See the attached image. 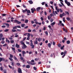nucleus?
I'll return each mask as SVG.
<instances>
[{"mask_svg": "<svg viewBox=\"0 0 73 73\" xmlns=\"http://www.w3.org/2000/svg\"><path fill=\"white\" fill-rule=\"evenodd\" d=\"M28 2L30 4H33V1H32L31 0L29 1H28Z\"/></svg>", "mask_w": 73, "mask_h": 73, "instance_id": "9", "label": "nucleus"}, {"mask_svg": "<svg viewBox=\"0 0 73 73\" xmlns=\"http://www.w3.org/2000/svg\"><path fill=\"white\" fill-rule=\"evenodd\" d=\"M3 37V35L1 33L0 34V37H1L2 38Z\"/></svg>", "mask_w": 73, "mask_h": 73, "instance_id": "32", "label": "nucleus"}, {"mask_svg": "<svg viewBox=\"0 0 73 73\" xmlns=\"http://www.w3.org/2000/svg\"><path fill=\"white\" fill-rule=\"evenodd\" d=\"M9 31V29H6L5 30L4 32H8V31Z\"/></svg>", "mask_w": 73, "mask_h": 73, "instance_id": "36", "label": "nucleus"}, {"mask_svg": "<svg viewBox=\"0 0 73 73\" xmlns=\"http://www.w3.org/2000/svg\"><path fill=\"white\" fill-rule=\"evenodd\" d=\"M31 48L32 49H33V48H34V47H35V45H33L32 46Z\"/></svg>", "mask_w": 73, "mask_h": 73, "instance_id": "48", "label": "nucleus"}, {"mask_svg": "<svg viewBox=\"0 0 73 73\" xmlns=\"http://www.w3.org/2000/svg\"><path fill=\"white\" fill-rule=\"evenodd\" d=\"M36 32V30L34 29L33 30V32Z\"/></svg>", "mask_w": 73, "mask_h": 73, "instance_id": "53", "label": "nucleus"}, {"mask_svg": "<svg viewBox=\"0 0 73 73\" xmlns=\"http://www.w3.org/2000/svg\"><path fill=\"white\" fill-rule=\"evenodd\" d=\"M18 71L19 73H22V70L21 69L19 68L18 69Z\"/></svg>", "mask_w": 73, "mask_h": 73, "instance_id": "5", "label": "nucleus"}, {"mask_svg": "<svg viewBox=\"0 0 73 73\" xmlns=\"http://www.w3.org/2000/svg\"><path fill=\"white\" fill-rule=\"evenodd\" d=\"M57 46H58V47H59V48H60V47H61V46H62V45H61V44L59 43L57 45Z\"/></svg>", "mask_w": 73, "mask_h": 73, "instance_id": "15", "label": "nucleus"}, {"mask_svg": "<svg viewBox=\"0 0 73 73\" xmlns=\"http://www.w3.org/2000/svg\"><path fill=\"white\" fill-rule=\"evenodd\" d=\"M22 54H26V52H25L24 51H22Z\"/></svg>", "mask_w": 73, "mask_h": 73, "instance_id": "28", "label": "nucleus"}, {"mask_svg": "<svg viewBox=\"0 0 73 73\" xmlns=\"http://www.w3.org/2000/svg\"><path fill=\"white\" fill-rule=\"evenodd\" d=\"M11 65L13 66H14V62H11Z\"/></svg>", "mask_w": 73, "mask_h": 73, "instance_id": "30", "label": "nucleus"}, {"mask_svg": "<svg viewBox=\"0 0 73 73\" xmlns=\"http://www.w3.org/2000/svg\"><path fill=\"white\" fill-rule=\"evenodd\" d=\"M42 25H44L45 24V22H44V21H42Z\"/></svg>", "mask_w": 73, "mask_h": 73, "instance_id": "57", "label": "nucleus"}, {"mask_svg": "<svg viewBox=\"0 0 73 73\" xmlns=\"http://www.w3.org/2000/svg\"><path fill=\"white\" fill-rule=\"evenodd\" d=\"M18 50L19 52H21V50L20 49H18Z\"/></svg>", "mask_w": 73, "mask_h": 73, "instance_id": "39", "label": "nucleus"}, {"mask_svg": "<svg viewBox=\"0 0 73 73\" xmlns=\"http://www.w3.org/2000/svg\"><path fill=\"white\" fill-rule=\"evenodd\" d=\"M45 6L46 7H48V4H47V3L45 4Z\"/></svg>", "mask_w": 73, "mask_h": 73, "instance_id": "63", "label": "nucleus"}, {"mask_svg": "<svg viewBox=\"0 0 73 73\" xmlns=\"http://www.w3.org/2000/svg\"><path fill=\"white\" fill-rule=\"evenodd\" d=\"M45 33L46 34V35H47V36H48V33L47 31H45Z\"/></svg>", "mask_w": 73, "mask_h": 73, "instance_id": "43", "label": "nucleus"}, {"mask_svg": "<svg viewBox=\"0 0 73 73\" xmlns=\"http://www.w3.org/2000/svg\"><path fill=\"white\" fill-rule=\"evenodd\" d=\"M27 40H30V37H28L27 38Z\"/></svg>", "mask_w": 73, "mask_h": 73, "instance_id": "55", "label": "nucleus"}, {"mask_svg": "<svg viewBox=\"0 0 73 73\" xmlns=\"http://www.w3.org/2000/svg\"><path fill=\"white\" fill-rule=\"evenodd\" d=\"M0 70H1V71H3V66H1L0 67Z\"/></svg>", "mask_w": 73, "mask_h": 73, "instance_id": "31", "label": "nucleus"}, {"mask_svg": "<svg viewBox=\"0 0 73 73\" xmlns=\"http://www.w3.org/2000/svg\"><path fill=\"white\" fill-rule=\"evenodd\" d=\"M65 3L66 4H67L68 6H70V3L68 1H67V0H65Z\"/></svg>", "mask_w": 73, "mask_h": 73, "instance_id": "4", "label": "nucleus"}, {"mask_svg": "<svg viewBox=\"0 0 73 73\" xmlns=\"http://www.w3.org/2000/svg\"><path fill=\"white\" fill-rule=\"evenodd\" d=\"M9 59L10 60V61H13V59L11 58H9Z\"/></svg>", "mask_w": 73, "mask_h": 73, "instance_id": "46", "label": "nucleus"}, {"mask_svg": "<svg viewBox=\"0 0 73 73\" xmlns=\"http://www.w3.org/2000/svg\"><path fill=\"white\" fill-rule=\"evenodd\" d=\"M25 23H28V20L27 19H26Z\"/></svg>", "mask_w": 73, "mask_h": 73, "instance_id": "29", "label": "nucleus"}, {"mask_svg": "<svg viewBox=\"0 0 73 73\" xmlns=\"http://www.w3.org/2000/svg\"><path fill=\"white\" fill-rule=\"evenodd\" d=\"M17 27L18 28H21V27L19 26H17Z\"/></svg>", "mask_w": 73, "mask_h": 73, "instance_id": "54", "label": "nucleus"}, {"mask_svg": "<svg viewBox=\"0 0 73 73\" xmlns=\"http://www.w3.org/2000/svg\"><path fill=\"white\" fill-rule=\"evenodd\" d=\"M13 58L14 59V60H17V61H18V59H17V58L16 57V56H14L13 57Z\"/></svg>", "mask_w": 73, "mask_h": 73, "instance_id": "20", "label": "nucleus"}, {"mask_svg": "<svg viewBox=\"0 0 73 73\" xmlns=\"http://www.w3.org/2000/svg\"><path fill=\"white\" fill-rule=\"evenodd\" d=\"M22 11L23 13H25V12H26L27 11V9H25V10H23Z\"/></svg>", "mask_w": 73, "mask_h": 73, "instance_id": "12", "label": "nucleus"}, {"mask_svg": "<svg viewBox=\"0 0 73 73\" xmlns=\"http://www.w3.org/2000/svg\"><path fill=\"white\" fill-rule=\"evenodd\" d=\"M12 31V32H17V31H16V30H15V29H12L11 30Z\"/></svg>", "mask_w": 73, "mask_h": 73, "instance_id": "13", "label": "nucleus"}, {"mask_svg": "<svg viewBox=\"0 0 73 73\" xmlns=\"http://www.w3.org/2000/svg\"><path fill=\"white\" fill-rule=\"evenodd\" d=\"M20 43L22 45H24L25 44H24V42H23V40H22L20 42Z\"/></svg>", "mask_w": 73, "mask_h": 73, "instance_id": "17", "label": "nucleus"}, {"mask_svg": "<svg viewBox=\"0 0 73 73\" xmlns=\"http://www.w3.org/2000/svg\"><path fill=\"white\" fill-rule=\"evenodd\" d=\"M27 12V13H31V11L30 10H28L27 9V11H26Z\"/></svg>", "mask_w": 73, "mask_h": 73, "instance_id": "18", "label": "nucleus"}, {"mask_svg": "<svg viewBox=\"0 0 73 73\" xmlns=\"http://www.w3.org/2000/svg\"><path fill=\"white\" fill-rule=\"evenodd\" d=\"M29 54H32V51H30L29 52Z\"/></svg>", "mask_w": 73, "mask_h": 73, "instance_id": "62", "label": "nucleus"}, {"mask_svg": "<svg viewBox=\"0 0 73 73\" xmlns=\"http://www.w3.org/2000/svg\"><path fill=\"white\" fill-rule=\"evenodd\" d=\"M14 23H17V24H19L21 23V22H20L18 21L17 20H16V19H15L14 20Z\"/></svg>", "mask_w": 73, "mask_h": 73, "instance_id": "3", "label": "nucleus"}, {"mask_svg": "<svg viewBox=\"0 0 73 73\" xmlns=\"http://www.w3.org/2000/svg\"><path fill=\"white\" fill-rule=\"evenodd\" d=\"M27 62L29 65V64H30V65H36L35 62H34L33 63L31 61L29 62L28 61H27Z\"/></svg>", "mask_w": 73, "mask_h": 73, "instance_id": "2", "label": "nucleus"}, {"mask_svg": "<svg viewBox=\"0 0 73 73\" xmlns=\"http://www.w3.org/2000/svg\"><path fill=\"white\" fill-rule=\"evenodd\" d=\"M27 46L25 45V44L23 45V46L22 47V49H25V48H27Z\"/></svg>", "mask_w": 73, "mask_h": 73, "instance_id": "8", "label": "nucleus"}, {"mask_svg": "<svg viewBox=\"0 0 73 73\" xmlns=\"http://www.w3.org/2000/svg\"><path fill=\"white\" fill-rule=\"evenodd\" d=\"M50 3L51 4H53V2L52 1H50Z\"/></svg>", "mask_w": 73, "mask_h": 73, "instance_id": "49", "label": "nucleus"}, {"mask_svg": "<svg viewBox=\"0 0 73 73\" xmlns=\"http://www.w3.org/2000/svg\"><path fill=\"white\" fill-rule=\"evenodd\" d=\"M54 24H55V22H53V23L51 24V25H54Z\"/></svg>", "mask_w": 73, "mask_h": 73, "instance_id": "42", "label": "nucleus"}, {"mask_svg": "<svg viewBox=\"0 0 73 73\" xmlns=\"http://www.w3.org/2000/svg\"><path fill=\"white\" fill-rule=\"evenodd\" d=\"M66 19L67 20V21H70V18L69 17H67L66 18Z\"/></svg>", "mask_w": 73, "mask_h": 73, "instance_id": "38", "label": "nucleus"}, {"mask_svg": "<svg viewBox=\"0 0 73 73\" xmlns=\"http://www.w3.org/2000/svg\"><path fill=\"white\" fill-rule=\"evenodd\" d=\"M12 49L14 52H15V48L14 47H11Z\"/></svg>", "mask_w": 73, "mask_h": 73, "instance_id": "27", "label": "nucleus"}, {"mask_svg": "<svg viewBox=\"0 0 73 73\" xmlns=\"http://www.w3.org/2000/svg\"><path fill=\"white\" fill-rule=\"evenodd\" d=\"M48 46L49 48H50L51 46V44L50 43H49L48 44Z\"/></svg>", "mask_w": 73, "mask_h": 73, "instance_id": "24", "label": "nucleus"}, {"mask_svg": "<svg viewBox=\"0 0 73 73\" xmlns=\"http://www.w3.org/2000/svg\"><path fill=\"white\" fill-rule=\"evenodd\" d=\"M65 13L66 14V15H69V12L68 11H65Z\"/></svg>", "mask_w": 73, "mask_h": 73, "instance_id": "14", "label": "nucleus"}, {"mask_svg": "<svg viewBox=\"0 0 73 73\" xmlns=\"http://www.w3.org/2000/svg\"><path fill=\"white\" fill-rule=\"evenodd\" d=\"M70 42L69 40H68L66 41V43L67 44H70Z\"/></svg>", "mask_w": 73, "mask_h": 73, "instance_id": "23", "label": "nucleus"}, {"mask_svg": "<svg viewBox=\"0 0 73 73\" xmlns=\"http://www.w3.org/2000/svg\"><path fill=\"white\" fill-rule=\"evenodd\" d=\"M31 24H35V22H34L33 21H31Z\"/></svg>", "mask_w": 73, "mask_h": 73, "instance_id": "56", "label": "nucleus"}, {"mask_svg": "<svg viewBox=\"0 0 73 73\" xmlns=\"http://www.w3.org/2000/svg\"><path fill=\"white\" fill-rule=\"evenodd\" d=\"M10 42L11 44H13L14 43V40H11L10 41Z\"/></svg>", "mask_w": 73, "mask_h": 73, "instance_id": "25", "label": "nucleus"}, {"mask_svg": "<svg viewBox=\"0 0 73 73\" xmlns=\"http://www.w3.org/2000/svg\"><path fill=\"white\" fill-rule=\"evenodd\" d=\"M65 46L64 45H63V46L60 47V49L61 50H63L64 49V48Z\"/></svg>", "mask_w": 73, "mask_h": 73, "instance_id": "16", "label": "nucleus"}, {"mask_svg": "<svg viewBox=\"0 0 73 73\" xmlns=\"http://www.w3.org/2000/svg\"><path fill=\"white\" fill-rule=\"evenodd\" d=\"M28 32H32V30L30 29H29L28 30Z\"/></svg>", "mask_w": 73, "mask_h": 73, "instance_id": "52", "label": "nucleus"}, {"mask_svg": "<svg viewBox=\"0 0 73 73\" xmlns=\"http://www.w3.org/2000/svg\"><path fill=\"white\" fill-rule=\"evenodd\" d=\"M3 72L4 73H7V70H3Z\"/></svg>", "mask_w": 73, "mask_h": 73, "instance_id": "61", "label": "nucleus"}, {"mask_svg": "<svg viewBox=\"0 0 73 73\" xmlns=\"http://www.w3.org/2000/svg\"><path fill=\"white\" fill-rule=\"evenodd\" d=\"M15 46L16 48H20V45L18 44L17 43L16 44Z\"/></svg>", "mask_w": 73, "mask_h": 73, "instance_id": "11", "label": "nucleus"}, {"mask_svg": "<svg viewBox=\"0 0 73 73\" xmlns=\"http://www.w3.org/2000/svg\"><path fill=\"white\" fill-rule=\"evenodd\" d=\"M33 69L34 70H37V69L36 68V67H34Z\"/></svg>", "mask_w": 73, "mask_h": 73, "instance_id": "50", "label": "nucleus"}, {"mask_svg": "<svg viewBox=\"0 0 73 73\" xmlns=\"http://www.w3.org/2000/svg\"><path fill=\"white\" fill-rule=\"evenodd\" d=\"M62 15L61 14H60V17L61 18H62Z\"/></svg>", "mask_w": 73, "mask_h": 73, "instance_id": "44", "label": "nucleus"}, {"mask_svg": "<svg viewBox=\"0 0 73 73\" xmlns=\"http://www.w3.org/2000/svg\"><path fill=\"white\" fill-rule=\"evenodd\" d=\"M31 13H34V11H36V9H33L31 8Z\"/></svg>", "mask_w": 73, "mask_h": 73, "instance_id": "6", "label": "nucleus"}, {"mask_svg": "<svg viewBox=\"0 0 73 73\" xmlns=\"http://www.w3.org/2000/svg\"><path fill=\"white\" fill-rule=\"evenodd\" d=\"M26 68H30V66L29 65H27L26 66Z\"/></svg>", "mask_w": 73, "mask_h": 73, "instance_id": "21", "label": "nucleus"}, {"mask_svg": "<svg viewBox=\"0 0 73 73\" xmlns=\"http://www.w3.org/2000/svg\"><path fill=\"white\" fill-rule=\"evenodd\" d=\"M40 9H41V7H38L37 8H36V10L37 11H40Z\"/></svg>", "mask_w": 73, "mask_h": 73, "instance_id": "10", "label": "nucleus"}, {"mask_svg": "<svg viewBox=\"0 0 73 73\" xmlns=\"http://www.w3.org/2000/svg\"><path fill=\"white\" fill-rule=\"evenodd\" d=\"M18 66H20V64L19 63H17L16 64Z\"/></svg>", "mask_w": 73, "mask_h": 73, "instance_id": "51", "label": "nucleus"}, {"mask_svg": "<svg viewBox=\"0 0 73 73\" xmlns=\"http://www.w3.org/2000/svg\"><path fill=\"white\" fill-rule=\"evenodd\" d=\"M44 13L45 16H46L47 15V13H46V11L44 12Z\"/></svg>", "mask_w": 73, "mask_h": 73, "instance_id": "60", "label": "nucleus"}, {"mask_svg": "<svg viewBox=\"0 0 73 73\" xmlns=\"http://www.w3.org/2000/svg\"><path fill=\"white\" fill-rule=\"evenodd\" d=\"M25 21V20H24V19H22L21 20V21Z\"/></svg>", "mask_w": 73, "mask_h": 73, "instance_id": "64", "label": "nucleus"}, {"mask_svg": "<svg viewBox=\"0 0 73 73\" xmlns=\"http://www.w3.org/2000/svg\"><path fill=\"white\" fill-rule=\"evenodd\" d=\"M10 57L11 58H13V55H12L11 54H10Z\"/></svg>", "mask_w": 73, "mask_h": 73, "instance_id": "40", "label": "nucleus"}, {"mask_svg": "<svg viewBox=\"0 0 73 73\" xmlns=\"http://www.w3.org/2000/svg\"><path fill=\"white\" fill-rule=\"evenodd\" d=\"M7 42L8 43H9L10 42V41H9V40H8L7 39V38H6V42Z\"/></svg>", "mask_w": 73, "mask_h": 73, "instance_id": "33", "label": "nucleus"}, {"mask_svg": "<svg viewBox=\"0 0 73 73\" xmlns=\"http://www.w3.org/2000/svg\"><path fill=\"white\" fill-rule=\"evenodd\" d=\"M53 56H55L54 53H53V54H51V55H50V57H53Z\"/></svg>", "mask_w": 73, "mask_h": 73, "instance_id": "22", "label": "nucleus"}, {"mask_svg": "<svg viewBox=\"0 0 73 73\" xmlns=\"http://www.w3.org/2000/svg\"><path fill=\"white\" fill-rule=\"evenodd\" d=\"M6 26L9 27V24L8 23H6Z\"/></svg>", "mask_w": 73, "mask_h": 73, "instance_id": "59", "label": "nucleus"}, {"mask_svg": "<svg viewBox=\"0 0 73 73\" xmlns=\"http://www.w3.org/2000/svg\"><path fill=\"white\" fill-rule=\"evenodd\" d=\"M34 42L35 44H38V42H37V40H36L35 42L34 41Z\"/></svg>", "mask_w": 73, "mask_h": 73, "instance_id": "19", "label": "nucleus"}, {"mask_svg": "<svg viewBox=\"0 0 73 73\" xmlns=\"http://www.w3.org/2000/svg\"><path fill=\"white\" fill-rule=\"evenodd\" d=\"M30 36H31V34L29 33H28L27 35V37H30Z\"/></svg>", "mask_w": 73, "mask_h": 73, "instance_id": "34", "label": "nucleus"}, {"mask_svg": "<svg viewBox=\"0 0 73 73\" xmlns=\"http://www.w3.org/2000/svg\"><path fill=\"white\" fill-rule=\"evenodd\" d=\"M17 29V26H15V27H13V29Z\"/></svg>", "mask_w": 73, "mask_h": 73, "instance_id": "41", "label": "nucleus"}, {"mask_svg": "<svg viewBox=\"0 0 73 73\" xmlns=\"http://www.w3.org/2000/svg\"><path fill=\"white\" fill-rule=\"evenodd\" d=\"M20 59L22 61V62H25V60H24L23 57H20Z\"/></svg>", "mask_w": 73, "mask_h": 73, "instance_id": "7", "label": "nucleus"}, {"mask_svg": "<svg viewBox=\"0 0 73 73\" xmlns=\"http://www.w3.org/2000/svg\"><path fill=\"white\" fill-rule=\"evenodd\" d=\"M3 60V58H0V62Z\"/></svg>", "mask_w": 73, "mask_h": 73, "instance_id": "58", "label": "nucleus"}, {"mask_svg": "<svg viewBox=\"0 0 73 73\" xmlns=\"http://www.w3.org/2000/svg\"><path fill=\"white\" fill-rule=\"evenodd\" d=\"M50 21L51 23H52L53 21V19H51V20H50Z\"/></svg>", "mask_w": 73, "mask_h": 73, "instance_id": "47", "label": "nucleus"}, {"mask_svg": "<svg viewBox=\"0 0 73 73\" xmlns=\"http://www.w3.org/2000/svg\"><path fill=\"white\" fill-rule=\"evenodd\" d=\"M24 26H25V24H22L21 25V27L22 28H24Z\"/></svg>", "mask_w": 73, "mask_h": 73, "instance_id": "26", "label": "nucleus"}, {"mask_svg": "<svg viewBox=\"0 0 73 73\" xmlns=\"http://www.w3.org/2000/svg\"><path fill=\"white\" fill-rule=\"evenodd\" d=\"M62 16H66V14H65V13H63L62 14Z\"/></svg>", "mask_w": 73, "mask_h": 73, "instance_id": "35", "label": "nucleus"}, {"mask_svg": "<svg viewBox=\"0 0 73 73\" xmlns=\"http://www.w3.org/2000/svg\"><path fill=\"white\" fill-rule=\"evenodd\" d=\"M1 43L2 44H4L5 43V41L4 40H3L1 42Z\"/></svg>", "mask_w": 73, "mask_h": 73, "instance_id": "45", "label": "nucleus"}, {"mask_svg": "<svg viewBox=\"0 0 73 73\" xmlns=\"http://www.w3.org/2000/svg\"><path fill=\"white\" fill-rule=\"evenodd\" d=\"M41 38H40H40H39L38 39V41H39V42H40V41H41Z\"/></svg>", "mask_w": 73, "mask_h": 73, "instance_id": "37", "label": "nucleus"}, {"mask_svg": "<svg viewBox=\"0 0 73 73\" xmlns=\"http://www.w3.org/2000/svg\"><path fill=\"white\" fill-rule=\"evenodd\" d=\"M67 51L66 50L64 51V52H62L61 53V54L62 56L63 54H64L62 56V58H64V57L65 56V54H67Z\"/></svg>", "mask_w": 73, "mask_h": 73, "instance_id": "1", "label": "nucleus"}]
</instances>
